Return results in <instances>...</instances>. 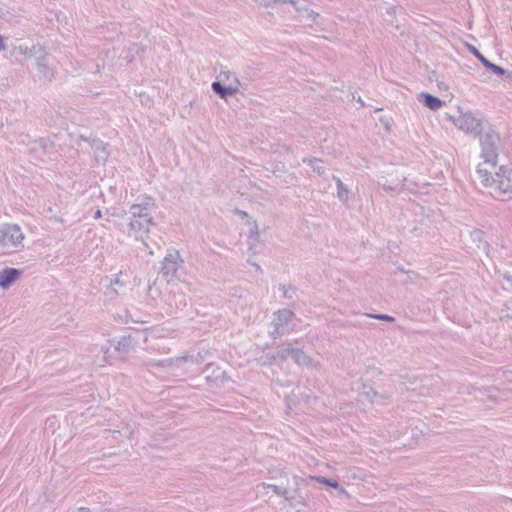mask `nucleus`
<instances>
[{
    "label": "nucleus",
    "instance_id": "obj_1",
    "mask_svg": "<svg viewBox=\"0 0 512 512\" xmlns=\"http://www.w3.org/2000/svg\"><path fill=\"white\" fill-rule=\"evenodd\" d=\"M155 209L154 200L151 197H145L141 203L133 204L129 208L128 235L140 240L148 248L145 238L150 232V227L154 225L152 211Z\"/></svg>",
    "mask_w": 512,
    "mask_h": 512
},
{
    "label": "nucleus",
    "instance_id": "obj_2",
    "mask_svg": "<svg viewBox=\"0 0 512 512\" xmlns=\"http://www.w3.org/2000/svg\"><path fill=\"white\" fill-rule=\"evenodd\" d=\"M489 170L484 165H478L477 179L485 187L490 188V194L499 198L506 194H512V168L500 166L497 170Z\"/></svg>",
    "mask_w": 512,
    "mask_h": 512
},
{
    "label": "nucleus",
    "instance_id": "obj_3",
    "mask_svg": "<svg viewBox=\"0 0 512 512\" xmlns=\"http://www.w3.org/2000/svg\"><path fill=\"white\" fill-rule=\"evenodd\" d=\"M479 142L481 146V158L484 160V167L489 165L495 169L499 152L502 149V142L499 134L492 128L479 131Z\"/></svg>",
    "mask_w": 512,
    "mask_h": 512
},
{
    "label": "nucleus",
    "instance_id": "obj_4",
    "mask_svg": "<svg viewBox=\"0 0 512 512\" xmlns=\"http://www.w3.org/2000/svg\"><path fill=\"white\" fill-rule=\"evenodd\" d=\"M174 332V328L169 325V323H163L161 325L152 326L143 331L144 333V343L146 345V350L155 351L161 354H167L170 352V348L166 345H159L156 343L157 340L168 338Z\"/></svg>",
    "mask_w": 512,
    "mask_h": 512
},
{
    "label": "nucleus",
    "instance_id": "obj_5",
    "mask_svg": "<svg viewBox=\"0 0 512 512\" xmlns=\"http://www.w3.org/2000/svg\"><path fill=\"white\" fill-rule=\"evenodd\" d=\"M296 320V315L293 311L289 309L278 310L274 313V317L271 322L273 327L271 335L274 338H277L292 332L294 330Z\"/></svg>",
    "mask_w": 512,
    "mask_h": 512
},
{
    "label": "nucleus",
    "instance_id": "obj_6",
    "mask_svg": "<svg viewBox=\"0 0 512 512\" xmlns=\"http://www.w3.org/2000/svg\"><path fill=\"white\" fill-rule=\"evenodd\" d=\"M23 234L16 225H4L0 227V249L5 250L17 247L23 240Z\"/></svg>",
    "mask_w": 512,
    "mask_h": 512
},
{
    "label": "nucleus",
    "instance_id": "obj_7",
    "mask_svg": "<svg viewBox=\"0 0 512 512\" xmlns=\"http://www.w3.org/2000/svg\"><path fill=\"white\" fill-rule=\"evenodd\" d=\"M182 263L183 260L178 250L169 251L162 261V276L167 279L168 282L173 280Z\"/></svg>",
    "mask_w": 512,
    "mask_h": 512
},
{
    "label": "nucleus",
    "instance_id": "obj_8",
    "mask_svg": "<svg viewBox=\"0 0 512 512\" xmlns=\"http://www.w3.org/2000/svg\"><path fill=\"white\" fill-rule=\"evenodd\" d=\"M449 119L459 129L466 133H478L481 122L472 113H460L458 116H449Z\"/></svg>",
    "mask_w": 512,
    "mask_h": 512
},
{
    "label": "nucleus",
    "instance_id": "obj_9",
    "mask_svg": "<svg viewBox=\"0 0 512 512\" xmlns=\"http://www.w3.org/2000/svg\"><path fill=\"white\" fill-rule=\"evenodd\" d=\"M198 357H201V354L199 353L197 355V357L195 356H189V355H184V356H181V357H175V358H167V359H163V360H148L145 362V366L148 368V369H152V368H155V367H159V368H163V369H168V368H171L173 366H176V367H180L181 364L187 360H191L195 363H200V360L198 359Z\"/></svg>",
    "mask_w": 512,
    "mask_h": 512
},
{
    "label": "nucleus",
    "instance_id": "obj_10",
    "mask_svg": "<svg viewBox=\"0 0 512 512\" xmlns=\"http://www.w3.org/2000/svg\"><path fill=\"white\" fill-rule=\"evenodd\" d=\"M79 140L87 141L94 150L95 160L105 163L109 157L108 144L99 139H89L81 135Z\"/></svg>",
    "mask_w": 512,
    "mask_h": 512
},
{
    "label": "nucleus",
    "instance_id": "obj_11",
    "mask_svg": "<svg viewBox=\"0 0 512 512\" xmlns=\"http://www.w3.org/2000/svg\"><path fill=\"white\" fill-rule=\"evenodd\" d=\"M40 54L37 56V69L40 75V79L44 81H51L54 77V71L50 64L49 57L44 51H39Z\"/></svg>",
    "mask_w": 512,
    "mask_h": 512
},
{
    "label": "nucleus",
    "instance_id": "obj_12",
    "mask_svg": "<svg viewBox=\"0 0 512 512\" xmlns=\"http://www.w3.org/2000/svg\"><path fill=\"white\" fill-rule=\"evenodd\" d=\"M240 82L237 78L228 85L223 86L220 82L215 81L212 83L211 88L213 92L219 95L222 99H225L227 96L235 95L239 92Z\"/></svg>",
    "mask_w": 512,
    "mask_h": 512
},
{
    "label": "nucleus",
    "instance_id": "obj_13",
    "mask_svg": "<svg viewBox=\"0 0 512 512\" xmlns=\"http://www.w3.org/2000/svg\"><path fill=\"white\" fill-rule=\"evenodd\" d=\"M21 270L15 268H6L0 272V287L9 288L21 276Z\"/></svg>",
    "mask_w": 512,
    "mask_h": 512
},
{
    "label": "nucleus",
    "instance_id": "obj_14",
    "mask_svg": "<svg viewBox=\"0 0 512 512\" xmlns=\"http://www.w3.org/2000/svg\"><path fill=\"white\" fill-rule=\"evenodd\" d=\"M469 50L470 52L473 53V55H475L479 61L484 65L485 68H487L488 70L492 71L493 73L497 74V75H504L506 74V70L503 69L502 67L500 66H497L495 64H493L492 62H490L487 58H485L480 52L479 50L474 47V46H469Z\"/></svg>",
    "mask_w": 512,
    "mask_h": 512
},
{
    "label": "nucleus",
    "instance_id": "obj_15",
    "mask_svg": "<svg viewBox=\"0 0 512 512\" xmlns=\"http://www.w3.org/2000/svg\"><path fill=\"white\" fill-rule=\"evenodd\" d=\"M292 358L298 365H302L308 368H317L319 364L309 357L303 350L294 348Z\"/></svg>",
    "mask_w": 512,
    "mask_h": 512
},
{
    "label": "nucleus",
    "instance_id": "obj_16",
    "mask_svg": "<svg viewBox=\"0 0 512 512\" xmlns=\"http://www.w3.org/2000/svg\"><path fill=\"white\" fill-rule=\"evenodd\" d=\"M419 101L425 107H427L433 111L439 110L444 105V101H442L438 97H435L429 93H421L419 95Z\"/></svg>",
    "mask_w": 512,
    "mask_h": 512
},
{
    "label": "nucleus",
    "instance_id": "obj_17",
    "mask_svg": "<svg viewBox=\"0 0 512 512\" xmlns=\"http://www.w3.org/2000/svg\"><path fill=\"white\" fill-rule=\"evenodd\" d=\"M333 179L337 185V197L342 203H346L349 199L350 191L347 186L342 182V180L336 176H333Z\"/></svg>",
    "mask_w": 512,
    "mask_h": 512
},
{
    "label": "nucleus",
    "instance_id": "obj_18",
    "mask_svg": "<svg viewBox=\"0 0 512 512\" xmlns=\"http://www.w3.org/2000/svg\"><path fill=\"white\" fill-rule=\"evenodd\" d=\"M258 488H262L264 490L271 489L276 495L284 497L286 500H290L289 491L286 487L278 486L274 484L261 483L258 485Z\"/></svg>",
    "mask_w": 512,
    "mask_h": 512
},
{
    "label": "nucleus",
    "instance_id": "obj_19",
    "mask_svg": "<svg viewBox=\"0 0 512 512\" xmlns=\"http://www.w3.org/2000/svg\"><path fill=\"white\" fill-rule=\"evenodd\" d=\"M294 348L290 344L282 345L275 353L274 359L285 360L289 356L292 357Z\"/></svg>",
    "mask_w": 512,
    "mask_h": 512
},
{
    "label": "nucleus",
    "instance_id": "obj_20",
    "mask_svg": "<svg viewBox=\"0 0 512 512\" xmlns=\"http://www.w3.org/2000/svg\"><path fill=\"white\" fill-rule=\"evenodd\" d=\"M303 162L307 163L308 165H310L313 168V171L318 173V174H320V175L325 172V169L322 166V161L319 160V159H316V158H311V159L304 158Z\"/></svg>",
    "mask_w": 512,
    "mask_h": 512
},
{
    "label": "nucleus",
    "instance_id": "obj_21",
    "mask_svg": "<svg viewBox=\"0 0 512 512\" xmlns=\"http://www.w3.org/2000/svg\"><path fill=\"white\" fill-rule=\"evenodd\" d=\"M131 344H132L131 337H130V336H125V337H122V338L118 341V343H117V345H116L115 349H116L117 351H120V352H126V351H128V349L130 348Z\"/></svg>",
    "mask_w": 512,
    "mask_h": 512
},
{
    "label": "nucleus",
    "instance_id": "obj_22",
    "mask_svg": "<svg viewBox=\"0 0 512 512\" xmlns=\"http://www.w3.org/2000/svg\"><path fill=\"white\" fill-rule=\"evenodd\" d=\"M310 478L317 481L318 483L324 484V485L332 487L334 489L339 488V484L336 480L328 479L323 476H311Z\"/></svg>",
    "mask_w": 512,
    "mask_h": 512
},
{
    "label": "nucleus",
    "instance_id": "obj_23",
    "mask_svg": "<svg viewBox=\"0 0 512 512\" xmlns=\"http://www.w3.org/2000/svg\"><path fill=\"white\" fill-rule=\"evenodd\" d=\"M173 300H175L174 306L176 310L182 309L187 305V300L182 294H179V299H177V296L174 294Z\"/></svg>",
    "mask_w": 512,
    "mask_h": 512
},
{
    "label": "nucleus",
    "instance_id": "obj_24",
    "mask_svg": "<svg viewBox=\"0 0 512 512\" xmlns=\"http://www.w3.org/2000/svg\"><path fill=\"white\" fill-rule=\"evenodd\" d=\"M365 315L367 317H369V318L383 320V321H387V322H394L395 321L394 317L386 315V314H370V313H368V314H365Z\"/></svg>",
    "mask_w": 512,
    "mask_h": 512
},
{
    "label": "nucleus",
    "instance_id": "obj_25",
    "mask_svg": "<svg viewBox=\"0 0 512 512\" xmlns=\"http://www.w3.org/2000/svg\"><path fill=\"white\" fill-rule=\"evenodd\" d=\"M119 317L126 324L129 322H135V323H139V322L143 323L144 322L142 320L134 319L128 310H125L124 315H119Z\"/></svg>",
    "mask_w": 512,
    "mask_h": 512
},
{
    "label": "nucleus",
    "instance_id": "obj_26",
    "mask_svg": "<svg viewBox=\"0 0 512 512\" xmlns=\"http://www.w3.org/2000/svg\"><path fill=\"white\" fill-rule=\"evenodd\" d=\"M248 237L250 239H256V238H259V230H258V225L256 223V221H253L251 223V227H250V230H249V235Z\"/></svg>",
    "mask_w": 512,
    "mask_h": 512
},
{
    "label": "nucleus",
    "instance_id": "obj_27",
    "mask_svg": "<svg viewBox=\"0 0 512 512\" xmlns=\"http://www.w3.org/2000/svg\"><path fill=\"white\" fill-rule=\"evenodd\" d=\"M256 2H259L262 5L269 6L274 3H287L290 0H255Z\"/></svg>",
    "mask_w": 512,
    "mask_h": 512
},
{
    "label": "nucleus",
    "instance_id": "obj_28",
    "mask_svg": "<svg viewBox=\"0 0 512 512\" xmlns=\"http://www.w3.org/2000/svg\"><path fill=\"white\" fill-rule=\"evenodd\" d=\"M471 237L474 241L482 242L483 240V232L481 230H475L471 233Z\"/></svg>",
    "mask_w": 512,
    "mask_h": 512
},
{
    "label": "nucleus",
    "instance_id": "obj_29",
    "mask_svg": "<svg viewBox=\"0 0 512 512\" xmlns=\"http://www.w3.org/2000/svg\"><path fill=\"white\" fill-rule=\"evenodd\" d=\"M259 241V238H256V239H250L248 237V246H249V249L250 250H255L256 246H257V243Z\"/></svg>",
    "mask_w": 512,
    "mask_h": 512
},
{
    "label": "nucleus",
    "instance_id": "obj_30",
    "mask_svg": "<svg viewBox=\"0 0 512 512\" xmlns=\"http://www.w3.org/2000/svg\"><path fill=\"white\" fill-rule=\"evenodd\" d=\"M338 491V495L339 496H343V497H346V498H350V495L349 493L347 492V490L345 488H343L342 486L339 485V488L336 489Z\"/></svg>",
    "mask_w": 512,
    "mask_h": 512
},
{
    "label": "nucleus",
    "instance_id": "obj_31",
    "mask_svg": "<svg viewBox=\"0 0 512 512\" xmlns=\"http://www.w3.org/2000/svg\"><path fill=\"white\" fill-rule=\"evenodd\" d=\"M231 76H234L230 71H223L220 74V77H224L225 79L229 80ZM235 77H233L234 79Z\"/></svg>",
    "mask_w": 512,
    "mask_h": 512
},
{
    "label": "nucleus",
    "instance_id": "obj_32",
    "mask_svg": "<svg viewBox=\"0 0 512 512\" xmlns=\"http://www.w3.org/2000/svg\"><path fill=\"white\" fill-rule=\"evenodd\" d=\"M373 393V397H371L370 401L372 403H378V398L380 397L375 391H373L372 389H370Z\"/></svg>",
    "mask_w": 512,
    "mask_h": 512
},
{
    "label": "nucleus",
    "instance_id": "obj_33",
    "mask_svg": "<svg viewBox=\"0 0 512 512\" xmlns=\"http://www.w3.org/2000/svg\"><path fill=\"white\" fill-rule=\"evenodd\" d=\"M5 49H6V45H5L4 37L2 35H0V52L4 51Z\"/></svg>",
    "mask_w": 512,
    "mask_h": 512
},
{
    "label": "nucleus",
    "instance_id": "obj_34",
    "mask_svg": "<svg viewBox=\"0 0 512 512\" xmlns=\"http://www.w3.org/2000/svg\"><path fill=\"white\" fill-rule=\"evenodd\" d=\"M503 278H504L508 283H510V285L512 286V275H510V274H503Z\"/></svg>",
    "mask_w": 512,
    "mask_h": 512
},
{
    "label": "nucleus",
    "instance_id": "obj_35",
    "mask_svg": "<svg viewBox=\"0 0 512 512\" xmlns=\"http://www.w3.org/2000/svg\"><path fill=\"white\" fill-rule=\"evenodd\" d=\"M101 216H102L101 210H97V211L95 212V214H94V218H95V219H99V218H101Z\"/></svg>",
    "mask_w": 512,
    "mask_h": 512
},
{
    "label": "nucleus",
    "instance_id": "obj_36",
    "mask_svg": "<svg viewBox=\"0 0 512 512\" xmlns=\"http://www.w3.org/2000/svg\"><path fill=\"white\" fill-rule=\"evenodd\" d=\"M489 247H490V245H489L487 242H484V247H483V249H484L487 253H488Z\"/></svg>",
    "mask_w": 512,
    "mask_h": 512
},
{
    "label": "nucleus",
    "instance_id": "obj_37",
    "mask_svg": "<svg viewBox=\"0 0 512 512\" xmlns=\"http://www.w3.org/2000/svg\"><path fill=\"white\" fill-rule=\"evenodd\" d=\"M239 214L243 217H247L248 214L245 211H239Z\"/></svg>",
    "mask_w": 512,
    "mask_h": 512
},
{
    "label": "nucleus",
    "instance_id": "obj_38",
    "mask_svg": "<svg viewBox=\"0 0 512 512\" xmlns=\"http://www.w3.org/2000/svg\"><path fill=\"white\" fill-rule=\"evenodd\" d=\"M102 351H103L104 353H107V352L109 351V348H108V347L103 346V347H102Z\"/></svg>",
    "mask_w": 512,
    "mask_h": 512
},
{
    "label": "nucleus",
    "instance_id": "obj_39",
    "mask_svg": "<svg viewBox=\"0 0 512 512\" xmlns=\"http://www.w3.org/2000/svg\"><path fill=\"white\" fill-rule=\"evenodd\" d=\"M253 265L256 267L257 270L261 271V268L259 265H257V264H253Z\"/></svg>",
    "mask_w": 512,
    "mask_h": 512
},
{
    "label": "nucleus",
    "instance_id": "obj_40",
    "mask_svg": "<svg viewBox=\"0 0 512 512\" xmlns=\"http://www.w3.org/2000/svg\"><path fill=\"white\" fill-rule=\"evenodd\" d=\"M119 283H120V282H119V279H118V278H116V279H115V281H114V284H119Z\"/></svg>",
    "mask_w": 512,
    "mask_h": 512
},
{
    "label": "nucleus",
    "instance_id": "obj_41",
    "mask_svg": "<svg viewBox=\"0 0 512 512\" xmlns=\"http://www.w3.org/2000/svg\"><path fill=\"white\" fill-rule=\"evenodd\" d=\"M358 101L361 103V105H364V103H363L361 98H359Z\"/></svg>",
    "mask_w": 512,
    "mask_h": 512
},
{
    "label": "nucleus",
    "instance_id": "obj_42",
    "mask_svg": "<svg viewBox=\"0 0 512 512\" xmlns=\"http://www.w3.org/2000/svg\"><path fill=\"white\" fill-rule=\"evenodd\" d=\"M297 512H307V511H304V510H303V511H302V510H298Z\"/></svg>",
    "mask_w": 512,
    "mask_h": 512
}]
</instances>
